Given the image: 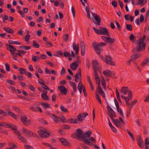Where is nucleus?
Wrapping results in <instances>:
<instances>
[{
  "label": "nucleus",
  "instance_id": "nucleus-26",
  "mask_svg": "<svg viewBox=\"0 0 149 149\" xmlns=\"http://www.w3.org/2000/svg\"><path fill=\"white\" fill-rule=\"evenodd\" d=\"M3 29L5 31L8 33L11 34H13L14 33L13 30L12 29L9 27L3 28Z\"/></svg>",
  "mask_w": 149,
  "mask_h": 149
},
{
  "label": "nucleus",
  "instance_id": "nucleus-7",
  "mask_svg": "<svg viewBox=\"0 0 149 149\" xmlns=\"http://www.w3.org/2000/svg\"><path fill=\"white\" fill-rule=\"evenodd\" d=\"M83 132L80 129H77L74 134V135L78 139H81V141H82L83 136Z\"/></svg>",
  "mask_w": 149,
  "mask_h": 149
},
{
  "label": "nucleus",
  "instance_id": "nucleus-13",
  "mask_svg": "<svg viewBox=\"0 0 149 149\" xmlns=\"http://www.w3.org/2000/svg\"><path fill=\"white\" fill-rule=\"evenodd\" d=\"M23 130L24 133L27 134H29V135H31L35 137H38L37 135L36 134L33 133L32 131L28 130L27 129L23 128Z\"/></svg>",
  "mask_w": 149,
  "mask_h": 149
},
{
  "label": "nucleus",
  "instance_id": "nucleus-57",
  "mask_svg": "<svg viewBox=\"0 0 149 149\" xmlns=\"http://www.w3.org/2000/svg\"><path fill=\"white\" fill-rule=\"evenodd\" d=\"M111 76L110 77H112L115 79H117L118 78L116 76L115 73L113 72H112L111 74Z\"/></svg>",
  "mask_w": 149,
  "mask_h": 149
},
{
  "label": "nucleus",
  "instance_id": "nucleus-54",
  "mask_svg": "<svg viewBox=\"0 0 149 149\" xmlns=\"http://www.w3.org/2000/svg\"><path fill=\"white\" fill-rule=\"evenodd\" d=\"M0 114L4 116H6L7 115V113L1 110H0Z\"/></svg>",
  "mask_w": 149,
  "mask_h": 149
},
{
  "label": "nucleus",
  "instance_id": "nucleus-3",
  "mask_svg": "<svg viewBox=\"0 0 149 149\" xmlns=\"http://www.w3.org/2000/svg\"><path fill=\"white\" fill-rule=\"evenodd\" d=\"M6 46L7 47H9V48L7 47V49L10 52L11 54L13 57H16L18 56V55H17V53H16L15 52V51H17V50L13 46L9 44H6Z\"/></svg>",
  "mask_w": 149,
  "mask_h": 149
},
{
  "label": "nucleus",
  "instance_id": "nucleus-21",
  "mask_svg": "<svg viewBox=\"0 0 149 149\" xmlns=\"http://www.w3.org/2000/svg\"><path fill=\"white\" fill-rule=\"evenodd\" d=\"M141 54L139 53H136L134 54H132L131 56V58H132L134 60L140 57Z\"/></svg>",
  "mask_w": 149,
  "mask_h": 149
},
{
  "label": "nucleus",
  "instance_id": "nucleus-6",
  "mask_svg": "<svg viewBox=\"0 0 149 149\" xmlns=\"http://www.w3.org/2000/svg\"><path fill=\"white\" fill-rule=\"evenodd\" d=\"M107 108L109 112L107 113L111 119L113 117L116 116L115 112L109 105H107Z\"/></svg>",
  "mask_w": 149,
  "mask_h": 149
},
{
  "label": "nucleus",
  "instance_id": "nucleus-30",
  "mask_svg": "<svg viewBox=\"0 0 149 149\" xmlns=\"http://www.w3.org/2000/svg\"><path fill=\"white\" fill-rule=\"evenodd\" d=\"M41 104L43 107H44L45 109L49 108L51 107L50 105L49 104L47 103H46L41 102Z\"/></svg>",
  "mask_w": 149,
  "mask_h": 149
},
{
  "label": "nucleus",
  "instance_id": "nucleus-32",
  "mask_svg": "<svg viewBox=\"0 0 149 149\" xmlns=\"http://www.w3.org/2000/svg\"><path fill=\"white\" fill-rule=\"evenodd\" d=\"M41 97L42 98L45 100H48L49 99L48 96L46 94L42 93L41 95Z\"/></svg>",
  "mask_w": 149,
  "mask_h": 149
},
{
  "label": "nucleus",
  "instance_id": "nucleus-24",
  "mask_svg": "<svg viewBox=\"0 0 149 149\" xmlns=\"http://www.w3.org/2000/svg\"><path fill=\"white\" fill-rule=\"evenodd\" d=\"M78 66V65L76 62H74L70 65V67L72 70H75L77 69Z\"/></svg>",
  "mask_w": 149,
  "mask_h": 149
},
{
  "label": "nucleus",
  "instance_id": "nucleus-64",
  "mask_svg": "<svg viewBox=\"0 0 149 149\" xmlns=\"http://www.w3.org/2000/svg\"><path fill=\"white\" fill-rule=\"evenodd\" d=\"M30 35L28 34L25 36L24 38L25 39V41L27 42L30 39Z\"/></svg>",
  "mask_w": 149,
  "mask_h": 149
},
{
  "label": "nucleus",
  "instance_id": "nucleus-60",
  "mask_svg": "<svg viewBox=\"0 0 149 149\" xmlns=\"http://www.w3.org/2000/svg\"><path fill=\"white\" fill-rule=\"evenodd\" d=\"M68 34H67L65 35L63 37V39L65 41H67L68 39Z\"/></svg>",
  "mask_w": 149,
  "mask_h": 149
},
{
  "label": "nucleus",
  "instance_id": "nucleus-15",
  "mask_svg": "<svg viewBox=\"0 0 149 149\" xmlns=\"http://www.w3.org/2000/svg\"><path fill=\"white\" fill-rule=\"evenodd\" d=\"M59 140L60 142L64 146H71L70 143L66 139L61 137L59 139Z\"/></svg>",
  "mask_w": 149,
  "mask_h": 149
},
{
  "label": "nucleus",
  "instance_id": "nucleus-43",
  "mask_svg": "<svg viewBox=\"0 0 149 149\" xmlns=\"http://www.w3.org/2000/svg\"><path fill=\"white\" fill-rule=\"evenodd\" d=\"M126 28L129 31H131L132 30V27L131 24H126Z\"/></svg>",
  "mask_w": 149,
  "mask_h": 149
},
{
  "label": "nucleus",
  "instance_id": "nucleus-11",
  "mask_svg": "<svg viewBox=\"0 0 149 149\" xmlns=\"http://www.w3.org/2000/svg\"><path fill=\"white\" fill-rule=\"evenodd\" d=\"M38 132L40 136L43 138L47 137L50 135L49 133L44 130H40L38 131Z\"/></svg>",
  "mask_w": 149,
  "mask_h": 149
},
{
  "label": "nucleus",
  "instance_id": "nucleus-48",
  "mask_svg": "<svg viewBox=\"0 0 149 149\" xmlns=\"http://www.w3.org/2000/svg\"><path fill=\"white\" fill-rule=\"evenodd\" d=\"M93 30L98 35H100V30H99L96 29L95 27H93Z\"/></svg>",
  "mask_w": 149,
  "mask_h": 149
},
{
  "label": "nucleus",
  "instance_id": "nucleus-9",
  "mask_svg": "<svg viewBox=\"0 0 149 149\" xmlns=\"http://www.w3.org/2000/svg\"><path fill=\"white\" fill-rule=\"evenodd\" d=\"M88 115V114L86 113H83L81 114H79L77 116V120L78 121L82 122L84 120L86 117Z\"/></svg>",
  "mask_w": 149,
  "mask_h": 149
},
{
  "label": "nucleus",
  "instance_id": "nucleus-29",
  "mask_svg": "<svg viewBox=\"0 0 149 149\" xmlns=\"http://www.w3.org/2000/svg\"><path fill=\"white\" fill-rule=\"evenodd\" d=\"M149 62V58L146 59L143 61L141 64V66L142 67H144L145 65L147 64Z\"/></svg>",
  "mask_w": 149,
  "mask_h": 149
},
{
  "label": "nucleus",
  "instance_id": "nucleus-63",
  "mask_svg": "<svg viewBox=\"0 0 149 149\" xmlns=\"http://www.w3.org/2000/svg\"><path fill=\"white\" fill-rule=\"evenodd\" d=\"M82 90H83V91L84 92V96L85 97H86V96H87V93L86 92V89H85V88L84 87H82Z\"/></svg>",
  "mask_w": 149,
  "mask_h": 149
},
{
  "label": "nucleus",
  "instance_id": "nucleus-53",
  "mask_svg": "<svg viewBox=\"0 0 149 149\" xmlns=\"http://www.w3.org/2000/svg\"><path fill=\"white\" fill-rule=\"evenodd\" d=\"M9 146L11 148H13L14 149L15 148L17 147V146L15 145L13 143L11 142L10 143Z\"/></svg>",
  "mask_w": 149,
  "mask_h": 149
},
{
  "label": "nucleus",
  "instance_id": "nucleus-35",
  "mask_svg": "<svg viewBox=\"0 0 149 149\" xmlns=\"http://www.w3.org/2000/svg\"><path fill=\"white\" fill-rule=\"evenodd\" d=\"M95 94H96L95 97H96V100L100 104H101L102 103V101H101V99H100L99 96V95L97 93L96 91H95Z\"/></svg>",
  "mask_w": 149,
  "mask_h": 149
},
{
  "label": "nucleus",
  "instance_id": "nucleus-46",
  "mask_svg": "<svg viewBox=\"0 0 149 149\" xmlns=\"http://www.w3.org/2000/svg\"><path fill=\"white\" fill-rule=\"evenodd\" d=\"M19 71L22 74H25L26 72L25 69L23 68H20L19 69Z\"/></svg>",
  "mask_w": 149,
  "mask_h": 149
},
{
  "label": "nucleus",
  "instance_id": "nucleus-47",
  "mask_svg": "<svg viewBox=\"0 0 149 149\" xmlns=\"http://www.w3.org/2000/svg\"><path fill=\"white\" fill-rule=\"evenodd\" d=\"M59 118L60 119V120H61L63 123H65L67 122V120H66L64 116H62L61 117H59Z\"/></svg>",
  "mask_w": 149,
  "mask_h": 149
},
{
  "label": "nucleus",
  "instance_id": "nucleus-33",
  "mask_svg": "<svg viewBox=\"0 0 149 149\" xmlns=\"http://www.w3.org/2000/svg\"><path fill=\"white\" fill-rule=\"evenodd\" d=\"M115 41V39L113 38H111L110 37H108L107 39V42L109 43H112Z\"/></svg>",
  "mask_w": 149,
  "mask_h": 149
},
{
  "label": "nucleus",
  "instance_id": "nucleus-25",
  "mask_svg": "<svg viewBox=\"0 0 149 149\" xmlns=\"http://www.w3.org/2000/svg\"><path fill=\"white\" fill-rule=\"evenodd\" d=\"M112 72H111L109 70H104L103 72V74L106 76L111 77V74Z\"/></svg>",
  "mask_w": 149,
  "mask_h": 149
},
{
  "label": "nucleus",
  "instance_id": "nucleus-42",
  "mask_svg": "<svg viewBox=\"0 0 149 149\" xmlns=\"http://www.w3.org/2000/svg\"><path fill=\"white\" fill-rule=\"evenodd\" d=\"M40 59V57L39 56H32V60L33 61L36 62L37 60H38Z\"/></svg>",
  "mask_w": 149,
  "mask_h": 149
},
{
  "label": "nucleus",
  "instance_id": "nucleus-5",
  "mask_svg": "<svg viewBox=\"0 0 149 149\" xmlns=\"http://www.w3.org/2000/svg\"><path fill=\"white\" fill-rule=\"evenodd\" d=\"M92 65L94 71H101V66L98 64V62L96 60H94L92 62Z\"/></svg>",
  "mask_w": 149,
  "mask_h": 149
},
{
  "label": "nucleus",
  "instance_id": "nucleus-22",
  "mask_svg": "<svg viewBox=\"0 0 149 149\" xmlns=\"http://www.w3.org/2000/svg\"><path fill=\"white\" fill-rule=\"evenodd\" d=\"M51 117L55 121L56 123H57L58 122L60 121L59 117H58L53 114H51Z\"/></svg>",
  "mask_w": 149,
  "mask_h": 149
},
{
  "label": "nucleus",
  "instance_id": "nucleus-44",
  "mask_svg": "<svg viewBox=\"0 0 149 149\" xmlns=\"http://www.w3.org/2000/svg\"><path fill=\"white\" fill-rule=\"evenodd\" d=\"M60 108L62 111L65 113H67L68 112V110L64 107L63 105H61Z\"/></svg>",
  "mask_w": 149,
  "mask_h": 149
},
{
  "label": "nucleus",
  "instance_id": "nucleus-20",
  "mask_svg": "<svg viewBox=\"0 0 149 149\" xmlns=\"http://www.w3.org/2000/svg\"><path fill=\"white\" fill-rule=\"evenodd\" d=\"M129 91L128 88L126 86L123 87L121 91V92L124 95L126 94Z\"/></svg>",
  "mask_w": 149,
  "mask_h": 149
},
{
  "label": "nucleus",
  "instance_id": "nucleus-4",
  "mask_svg": "<svg viewBox=\"0 0 149 149\" xmlns=\"http://www.w3.org/2000/svg\"><path fill=\"white\" fill-rule=\"evenodd\" d=\"M103 61L107 64L115 66L116 64L113 61V58L110 55H106Z\"/></svg>",
  "mask_w": 149,
  "mask_h": 149
},
{
  "label": "nucleus",
  "instance_id": "nucleus-16",
  "mask_svg": "<svg viewBox=\"0 0 149 149\" xmlns=\"http://www.w3.org/2000/svg\"><path fill=\"white\" fill-rule=\"evenodd\" d=\"M92 133V132L91 131H89L85 132L84 134H83L82 141H84L85 140L88 139L87 138H89Z\"/></svg>",
  "mask_w": 149,
  "mask_h": 149
},
{
  "label": "nucleus",
  "instance_id": "nucleus-55",
  "mask_svg": "<svg viewBox=\"0 0 149 149\" xmlns=\"http://www.w3.org/2000/svg\"><path fill=\"white\" fill-rule=\"evenodd\" d=\"M0 17L1 18H2L6 20H7L8 19V16L6 15H0Z\"/></svg>",
  "mask_w": 149,
  "mask_h": 149
},
{
  "label": "nucleus",
  "instance_id": "nucleus-49",
  "mask_svg": "<svg viewBox=\"0 0 149 149\" xmlns=\"http://www.w3.org/2000/svg\"><path fill=\"white\" fill-rule=\"evenodd\" d=\"M71 11L72 13V15L73 17H75V12L74 7L73 6L71 7Z\"/></svg>",
  "mask_w": 149,
  "mask_h": 149
},
{
  "label": "nucleus",
  "instance_id": "nucleus-28",
  "mask_svg": "<svg viewBox=\"0 0 149 149\" xmlns=\"http://www.w3.org/2000/svg\"><path fill=\"white\" fill-rule=\"evenodd\" d=\"M102 78L103 79L101 83L102 87L104 90H106L107 88H106V84L105 80L103 77H102Z\"/></svg>",
  "mask_w": 149,
  "mask_h": 149
},
{
  "label": "nucleus",
  "instance_id": "nucleus-8",
  "mask_svg": "<svg viewBox=\"0 0 149 149\" xmlns=\"http://www.w3.org/2000/svg\"><path fill=\"white\" fill-rule=\"evenodd\" d=\"M27 118L26 116H22L20 118V119L25 125H29L31 122V120H27Z\"/></svg>",
  "mask_w": 149,
  "mask_h": 149
},
{
  "label": "nucleus",
  "instance_id": "nucleus-10",
  "mask_svg": "<svg viewBox=\"0 0 149 149\" xmlns=\"http://www.w3.org/2000/svg\"><path fill=\"white\" fill-rule=\"evenodd\" d=\"M92 15L96 22V23H95V24L100 26V23L101 21L100 17L99 15L95 13H93Z\"/></svg>",
  "mask_w": 149,
  "mask_h": 149
},
{
  "label": "nucleus",
  "instance_id": "nucleus-50",
  "mask_svg": "<svg viewBox=\"0 0 149 149\" xmlns=\"http://www.w3.org/2000/svg\"><path fill=\"white\" fill-rule=\"evenodd\" d=\"M41 87L43 88L45 90H49L50 89L49 88L47 85H46L45 84V83L44 84L42 85Z\"/></svg>",
  "mask_w": 149,
  "mask_h": 149
},
{
  "label": "nucleus",
  "instance_id": "nucleus-62",
  "mask_svg": "<svg viewBox=\"0 0 149 149\" xmlns=\"http://www.w3.org/2000/svg\"><path fill=\"white\" fill-rule=\"evenodd\" d=\"M64 55L65 57H67L68 56H70L71 54L70 52H64Z\"/></svg>",
  "mask_w": 149,
  "mask_h": 149
},
{
  "label": "nucleus",
  "instance_id": "nucleus-58",
  "mask_svg": "<svg viewBox=\"0 0 149 149\" xmlns=\"http://www.w3.org/2000/svg\"><path fill=\"white\" fill-rule=\"evenodd\" d=\"M82 84L81 81H80L79 84L77 86V88L78 90H80L82 88Z\"/></svg>",
  "mask_w": 149,
  "mask_h": 149
},
{
  "label": "nucleus",
  "instance_id": "nucleus-59",
  "mask_svg": "<svg viewBox=\"0 0 149 149\" xmlns=\"http://www.w3.org/2000/svg\"><path fill=\"white\" fill-rule=\"evenodd\" d=\"M112 5L114 7H116L117 6V3L116 1H113L111 2Z\"/></svg>",
  "mask_w": 149,
  "mask_h": 149
},
{
  "label": "nucleus",
  "instance_id": "nucleus-51",
  "mask_svg": "<svg viewBox=\"0 0 149 149\" xmlns=\"http://www.w3.org/2000/svg\"><path fill=\"white\" fill-rule=\"evenodd\" d=\"M137 102V100H134L132 101L131 102V104L132 105L131 107V108H132L133 107V106L135 105V104Z\"/></svg>",
  "mask_w": 149,
  "mask_h": 149
},
{
  "label": "nucleus",
  "instance_id": "nucleus-56",
  "mask_svg": "<svg viewBox=\"0 0 149 149\" xmlns=\"http://www.w3.org/2000/svg\"><path fill=\"white\" fill-rule=\"evenodd\" d=\"M5 65L6 70L8 71H10V70L9 65L7 63H6Z\"/></svg>",
  "mask_w": 149,
  "mask_h": 149
},
{
  "label": "nucleus",
  "instance_id": "nucleus-41",
  "mask_svg": "<svg viewBox=\"0 0 149 149\" xmlns=\"http://www.w3.org/2000/svg\"><path fill=\"white\" fill-rule=\"evenodd\" d=\"M111 120L115 125L117 127H118V123H119V120L118 119H114L113 118H112Z\"/></svg>",
  "mask_w": 149,
  "mask_h": 149
},
{
  "label": "nucleus",
  "instance_id": "nucleus-37",
  "mask_svg": "<svg viewBox=\"0 0 149 149\" xmlns=\"http://www.w3.org/2000/svg\"><path fill=\"white\" fill-rule=\"evenodd\" d=\"M19 48L21 49L25 50H28L31 49L30 46H20L19 47Z\"/></svg>",
  "mask_w": 149,
  "mask_h": 149
},
{
  "label": "nucleus",
  "instance_id": "nucleus-23",
  "mask_svg": "<svg viewBox=\"0 0 149 149\" xmlns=\"http://www.w3.org/2000/svg\"><path fill=\"white\" fill-rule=\"evenodd\" d=\"M67 121V122L70 123L77 124L79 123L77 121V120L76 118L69 119Z\"/></svg>",
  "mask_w": 149,
  "mask_h": 149
},
{
  "label": "nucleus",
  "instance_id": "nucleus-14",
  "mask_svg": "<svg viewBox=\"0 0 149 149\" xmlns=\"http://www.w3.org/2000/svg\"><path fill=\"white\" fill-rule=\"evenodd\" d=\"M58 88L60 91L62 95H66V94L67 91L64 86H58Z\"/></svg>",
  "mask_w": 149,
  "mask_h": 149
},
{
  "label": "nucleus",
  "instance_id": "nucleus-27",
  "mask_svg": "<svg viewBox=\"0 0 149 149\" xmlns=\"http://www.w3.org/2000/svg\"><path fill=\"white\" fill-rule=\"evenodd\" d=\"M78 76H80L81 77V70L80 68H79L78 70V72L76 73V75L74 76L76 78L79 80V77Z\"/></svg>",
  "mask_w": 149,
  "mask_h": 149
},
{
  "label": "nucleus",
  "instance_id": "nucleus-52",
  "mask_svg": "<svg viewBox=\"0 0 149 149\" xmlns=\"http://www.w3.org/2000/svg\"><path fill=\"white\" fill-rule=\"evenodd\" d=\"M24 147L27 149H34L32 146L27 145H25Z\"/></svg>",
  "mask_w": 149,
  "mask_h": 149
},
{
  "label": "nucleus",
  "instance_id": "nucleus-36",
  "mask_svg": "<svg viewBox=\"0 0 149 149\" xmlns=\"http://www.w3.org/2000/svg\"><path fill=\"white\" fill-rule=\"evenodd\" d=\"M70 84L72 86V88H73L74 92H76L77 91V89L76 88V84H75L74 82H71V81L70 82Z\"/></svg>",
  "mask_w": 149,
  "mask_h": 149
},
{
  "label": "nucleus",
  "instance_id": "nucleus-39",
  "mask_svg": "<svg viewBox=\"0 0 149 149\" xmlns=\"http://www.w3.org/2000/svg\"><path fill=\"white\" fill-rule=\"evenodd\" d=\"M73 49L74 50H79V44H78L76 45L75 43L73 44Z\"/></svg>",
  "mask_w": 149,
  "mask_h": 149
},
{
  "label": "nucleus",
  "instance_id": "nucleus-17",
  "mask_svg": "<svg viewBox=\"0 0 149 149\" xmlns=\"http://www.w3.org/2000/svg\"><path fill=\"white\" fill-rule=\"evenodd\" d=\"M81 53V55L84 56L85 53V46L83 42L80 44Z\"/></svg>",
  "mask_w": 149,
  "mask_h": 149
},
{
  "label": "nucleus",
  "instance_id": "nucleus-31",
  "mask_svg": "<svg viewBox=\"0 0 149 149\" xmlns=\"http://www.w3.org/2000/svg\"><path fill=\"white\" fill-rule=\"evenodd\" d=\"M18 138L21 141L24 143H26L27 141L26 139H25L23 137L21 136V134L19 136H17Z\"/></svg>",
  "mask_w": 149,
  "mask_h": 149
},
{
  "label": "nucleus",
  "instance_id": "nucleus-2",
  "mask_svg": "<svg viewBox=\"0 0 149 149\" xmlns=\"http://www.w3.org/2000/svg\"><path fill=\"white\" fill-rule=\"evenodd\" d=\"M107 43L100 42L97 43L96 42H93L92 45L95 51L99 55L101 54V52L103 50L102 47L105 46Z\"/></svg>",
  "mask_w": 149,
  "mask_h": 149
},
{
  "label": "nucleus",
  "instance_id": "nucleus-1",
  "mask_svg": "<svg viewBox=\"0 0 149 149\" xmlns=\"http://www.w3.org/2000/svg\"><path fill=\"white\" fill-rule=\"evenodd\" d=\"M146 38V36L144 35L143 37L138 40V42L137 43L138 46L134 48L133 51L135 52H141L145 49L146 44L144 43Z\"/></svg>",
  "mask_w": 149,
  "mask_h": 149
},
{
  "label": "nucleus",
  "instance_id": "nucleus-12",
  "mask_svg": "<svg viewBox=\"0 0 149 149\" xmlns=\"http://www.w3.org/2000/svg\"><path fill=\"white\" fill-rule=\"evenodd\" d=\"M99 29L100 30V35H107V36H109V31L107 28L100 27Z\"/></svg>",
  "mask_w": 149,
  "mask_h": 149
},
{
  "label": "nucleus",
  "instance_id": "nucleus-38",
  "mask_svg": "<svg viewBox=\"0 0 149 149\" xmlns=\"http://www.w3.org/2000/svg\"><path fill=\"white\" fill-rule=\"evenodd\" d=\"M8 42L10 44H13L16 45H20L21 43L18 41H14L11 40H9L8 41Z\"/></svg>",
  "mask_w": 149,
  "mask_h": 149
},
{
  "label": "nucleus",
  "instance_id": "nucleus-45",
  "mask_svg": "<svg viewBox=\"0 0 149 149\" xmlns=\"http://www.w3.org/2000/svg\"><path fill=\"white\" fill-rule=\"evenodd\" d=\"M83 142L85 144L91 146H92L93 145V143L89 141L88 139L85 140L84 141H83Z\"/></svg>",
  "mask_w": 149,
  "mask_h": 149
},
{
  "label": "nucleus",
  "instance_id": "nucleus-40",
  "mask_svg": "<svg viewBox=\"0 0 149 149\" xmlns=\"http://www.w3.org/2000/svg\"><path fill=\"white\" fill-rule=\"evenodd\" d=\"M136 37L134 36L133 34H130V41H132L133 42H134L136 39Z\"/></svg>",
  "mask_w": 149,
  "mask_h": 149
},
{
  "label": "nucleus",
  "instance_id": "nucleus-34",
  "mask_svg": "<svg viewBox=\"0 0 149 149\" xmlns=\"http://www.w3.org/2000/svg\"><path fill=\"white\" fill-rule=\"evenodd\" d=\"M116 108L117 111L120 113L122 116L123 117V114L122 110L120 108L119 106H116Z\"/></svg>",
  "mask_w": 149,
  "mask_h": 149
},
{
  "label": "nucleus",
  "instance_id": "nucleus-19",
  "mask_svg": "<svg viewBox=\"0 0 149 149\" xmlns=\"http://www.w3.org/2000/svg\"><path fill=\"white\" fill-rule=\"evenodd\" d=\"M97 90L99 94H101L102 96L104 98L105 97V93L102 90L100 85L98 86Z\"/></svg>",
  "mask_w": 149,
  "mask_h": 149
},
{
  "label": "nucleus",
  "instance_id": "nucleus-18",
  "mask_svg": "<svg viewBox=\"0 0 149 149\" xmlns=\"http://www.w3.org/2000/svg\"><path fill=\"white\" fill-rule=\"evenodd\" d=\"M6 127L10 128L13 130H15L17 126L13 124L9 123L6 124Z\"/></svg>",
  "mask_w": 149,
  "mask_h": 149
},
{
  "label": "nucleus",
  "instance_id": "nucleus-61",
  "mask_svg": "<svg viewBox=\"0 0 149 149\" xmlns=\"http://www.w3.org/2000/svg\"><path fill=\"white\" fill-rule=\"evenodd\" d=\"M126 103L127 104V105L129 107V110H130V111H131V109L132 108H131V106L132 105V104H131V103L130 104L129 101H127V102H126Z\"/></svg>",
  "mask_w": 149,
  "mask_h": 149
}]
</instances>
